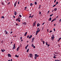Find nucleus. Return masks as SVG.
<instances>
[{
    "instance_id": "obj_1",
    "label": "nucleus",
    "mask_w": 61,
    "mask_h": 61,
    "mask_svg": "<svg viewBox=\"0 0 61 61\" xmlns=\"http://www.w3.org/2000/svg\"><path fill=\"white\" fill-rule=\"evenodd\" d=\"M31 14H30V16L29 17V18H33V16H34V15H33L32 16H31Z\"/></svg>"
},
{
    "instance_id": "obj_2",
    "label": "nucleus",
    "mask_w": 61,
    "mask_h": 61,
    "mask_svg": "<svg viewBox=\"0 0 61 61\" xmlns=\"http://www.w3.org/2000/svg\"><path fill=\"white\" fill-rule=\"evenodd\" d=\"M36 21L33 23V26H35V25H36Z\"/></svg>"
},
{
    "instance_id": "obj_3",
    "label": "nucleus",
    "mask_w": 61,
    "mask_h": 61,
    "mask_svg": "<svg viewBox=\"0 0 61 61\" xmlns=\"http://www.w3.org/2000/svg\"><path fill=\"white\" fill-rule=\"evenodd\" d=\"M29 56L31 58L32 57H33V55H32V54H29Z\"/></svg>"
},
{
    "instance_id": "obj_4",
    "label": "nucleus",
    "mask_w": 61,
    "mask_h": 61,
    "mask_svg": "<svg viewBox=\"0 0 61 61\" xmlns=\"http://www.w3.org/2000/svg\"><path fill=\"white\" fill-rule=\"evenodd\" d=\"M34 39H35V37H34L32 39V41H31L32 43H33V42H34Z\"/></svg>"
},
{
    "instance_id": "obj_5",
    "label": "nucleus",
    "mask_w": 61,
    "mask_h": 61,
    "mask_svg": "<svg viewBox=\"0 0 61 61\" xmlns=\"http://www.w3.org/2000/svg\"><path fill=\"white\" fill-rule=\"evenodd\" d=\"M8 57H11V55L10 54H8Z\"/></svg>"
},
{
    "instance_id": "obj_6",
    "label": "nucleus",
    "mask_w": 61,
    "mask_h": 61,
    "mask_svg": "<svg viewBox=\"0 0 61 61\" xmlns=\"http://www.w3.org/2000/svg\"><path fill=\"white\" fill-rule=\"evenodd\" d=\"M39 30H37L36 32V35H37V33H39Z\"/></svg>"
},
{
    "instance_id": "obj_7",
    "label": "nucleus",
    "mask_w": 61,
    "mask_h": 61,
    "mask_svg": "<svg viewBox=\"0 0 61 61\" xmlns=\"http://www.w3.org/2000/svg\"><path fill=\"white\" fill-rule=\"evenodd\" d=\"M14 14L15 15H16L17 14V12H16L15 11H14Z\"/></svg>"
},
{
    "instance_id": "obj_8",
    "label": "nucleus",
    "mask_w": 61,
    "mask_h": 61,
    "mask_svg": "<svg viewBox=\"0 0 61 61\" xmlns=\"http://www.w3.org/2000/svg\"><path fill=\"white\" fill-rule=\"evenodd\" d=\"M52 20V18L50 17L49 18V19L48 20V21H51Z\"/></svg>"
},
{
    "instance_id": "obj_9",
    "label": "nucleus",
    "mask_w": 61,
    "mask_h": 61,
    "mask_svg": "<svg viewBox=\"0 0 61 61\" xmlns=\"http://www.w3.org/2000/svg\"><path fill=\"white\" fill-rule=\"evenodd\" d=\"M54 38H55V37L54 36H52L51 37V39H54Z\"/></svg>"
},
{
    "instance_id": "obj_10",
    "label": "nucleus",
    "mask_w": 61,
    "mask_h": 61,
    "mask_svg": "<svg viewBox=\"0 0 61 61\" xmlns=\"http://www.w3.org/2000/svg\"><path fill=\"white\" fill-rule=\"evenodd\" d=\"M40 24H39V23H38L37 24V27H38L39 26H40Z\"/></svg>"
},
{
    "instance_id": "obj_11",
    "label": "nucleus",
    "mask_w": 61,
    "mask_h": 61,
    "mask_svg": "<svg viewBox=\"0 0 61 61\" xmlns=\"http://www.w3.org/2000/svg\"><path fill=\"white\" fill-rule=\"evenodd\" d=\"M27 32H26L25 34H24V36H26V35H27Z\"/></svg>"
},
{
    "instance_id": "obj_12",
    "label": "nucleus",
    "mask_w": 61,
    "mask_h": 61,
    "mask_svg": "<svg viewBox=\"0 0 61 61\" xmlns=\"http://www.w3.org/2000/svg\"><path fill=\"white\" fill-rule=\"evenodd\" d=\"M41 42H43V44H45V41H43L41 40Z\"/></svg>"
},
{
    "instance_id": "obj_13",
    "label": "nucleus",
    "mask_w": 61,
    "mask_h": 61,
    "mask_svg": "<svg viewBox=\"0 0 61 61\" xmlns=\"http://www.w3.org/2000/svg\"><path fill=\"white\" fill-rule=\"evenodd\" d=\"M17 56V55H16L15 56V57H19V55H18Z\"/></svg>"
},
{
    "instance_id": "obj_14",
    "label": "nucleus",
    "mask_w": 61,
    "mask_h": 61,
    "mask_svg": "<svg viewBox=\"0 0 61 61\" xmlns=\"http://www.w3.org/2000/svg\"><path fill=\"white\" fill-rule=\"evenodd\" d=\"M32 37V35H31L29 37V39H30V38H31V37Z\"/></svg>"
},
{
    "instance_id": "obj_15",
    "label": "nucleus",
    "mask_w": 61,
    "mask_h": 61,
    "mask_svg": "<svg viewBox=\"0 0 61 61\" xmlns=\"http://www.w3.org/2000/svg\"><path fill=\"white\" fill-rule=\"evenodd\" d=\"M37 56H35V59H36V58H37Z\"/></svg>"
},
{
    "instance_id": "obj_16",
    "label": "nucleus",
    "mask_w": 61,
    "mask_h": 61,
    "mask_svg": "<svg viewBox=\"0 0 61 61\" xmlns=\"http://www.w3.org/2000/svg\"><path fill=\"white\" fill-rule=\"evenodd\" d=\"M19 48H18L17 49V51H19Z\"/></svg>"
},
{
    "instance_id": "obj_17",
    "label": "nucleus",
    "mask_w": 61,
    "mask_h": 61,
    "mask_svg": "<svg viewBox=\"0 0 61 61\" xmlns=\"http://www.w3.org/2000/svg\"><path fill=\"white\" fill-rule=\"evenodd\" d=\"M5 34H6L7 35H8V32L7 31H6L5 32Z\"/></svg>"
},
{
    "instance_id": "obj_18",
    "label": "nucleus",
    "mask_w": 61,
    "mask_h": 61,
    "mask_svg": "<svg viewBox=\"0 0 61 61\" xmlns=\"http://www.w3.org/2000/svg\"><path fill=\"white\" fill-rule=\"evenodd\" d=\"M57 10V8H55V9H54V11H56Z\"/></svg>"
},
{
    "instance_id": "obj_19",
    "label": "nucleus",
    "mask_w": 61,
    "mask_h": 61,
    "mask_svg": "<svg viewBox=\"0 0 61 61\" xmlns=\"http://www.w3.org/2000/svg\"><path fill=\"white\" fill-rule=\"evenodd\" d=\"M37 2H35V5H37Z\"/></svg>"
},
{
    "instance_id": "obj_20",
    "label": "nucleus",
    "mask_w": 61,
    "mask_h": 61,
    "mask_svg": "<svg viewBox=\"0 0 61 61\" xmlns=\"http://www.w3.org/2000/svg\"><path fill=\"white\" fill-rule=\"evenodd\" d=\"M29 51V49H28L27 50V51H26V52H27V53H28V52Z\"/></svg>"
},
{
    "instance_id": "obj_21",
    "label": "nucleus",
    "mask_w": 61,
    "mask_h": 61,
    "mask_svg": "<svg viewBox=\"0 0 61 61\" xmlns=\"http://www.w3.org/2000/svg\"><path fill=\"white\" fill-rule=\"evenodd\" d=\"M16 5V3H15L14 4V7H15Z\"/></svg>"
},
{
    "instance_id": "obj_22",
    "label": "nucleus",
    "mask_w": 61,
    "mask_h": 61,
    "mask_svg": "<svg viewBox=\"0 0 61 61\" xmlns=\"http://www.w3.org/2000/svg\"><path fill=\"white\" fill-rule=\"evenodd\" d=\"M33 5V4L32 3H31L30 4V6H32Z\"/></svg>"
},
{
    "instance_id": "obj_23",
    "label": "nucleus",
    "mask_w": 61,
    "mask_h": 61,
    "mask_svg": "<svg viewBox=\"0 0 61 61\" xmlns=\"http://www.w3.org/2000/svg\"><path fill=\"white\" fill-rule=\"evenodd\" d=\"M1 4L2 5H4V2H2L1 3Z\"/></svg>"
},
{
    "instance_id": "obj_24",
    "label": "nucleus",
    "mask_w": 61,
    "mask_h": 61,
    "mask_svg": "<svg viewBox=\"0 0 61 61\" xmlns=\"http://www.w3.org/2000/svg\"><path fill=\"white\" fill-rule=\"evenodd\" d=\"M13 47H15V44L13 45Z\"/></svg>"
},
{
    "instance_id": "obj_25",
    "label": "nucleus",
    "mask_w": 61,
    "mask_h": 61,
    "mask_svg": "<svg viewBox=\"0 0 61 61\" xmlns=\"http://www.w3.org/2000/svg\"><path fill=\"white\" fill-rule=\"evenodd\" d=\"M53 15V14H52L50 15V17H51V16H52V15Z\"/></svg>"
},
{
    "instance_id": "obj_26",
    "label": "nucleus",
    "mask_w": 61,
    "mask_h": 61,
    "mask_svg": "<svg viewBox=\"0 0 61 61\" xmlns=\"http://www.w3.org/2000/svg\"><path fill=\"white\" fill-rule=\"evenodd\" d=\"M53 58H56V56H53Z\"/></svg>"
},
{
    "instance_id": "obj_27",
    "label": "nucleus",
    "mask_w": 61,
    "mask_h": 61,
    "mask_svg": "<svg viewBox=\"0 0 61 61\" xmlns=\"http://www.w3.org/2000/svg\"><path fill=\"white\" fill-rule=\"evenodd\" d=\"M15 47H13V49H15Z\"/></svg>"
},
{
    "instance_id": "obj_28",
    "label": "nucleus",
    "mask_w": 61,
    "mask_h": 61,
    "mask_svg": "<svg viewBox=\"0 0 61 61\" xmlns=\"http://www.w3.org/2000/svg\"><path fill=\"white\" fill-rule=\"evenodd\" d=\"M39 15H41V12H40V11L39 12Z\"/></svg>"
},
{
    "instance_id": "obj_29",
    "label": "nucleus",
    "mask_w": 61,
    "mask_h": 61,
    "mask_svg": "<svg viewBox=\"0 0 61 61\" xmlns=\"http://www.w3.org/2000/svg\"><path fill=\"white\" fill-rule=\"evenodd\" d=\"M1 18H5V17L3 16H2L1 17Z\"/></svg>"
},
{
    "instance_id": "obj_30",
    "label": "nucleus",
    "mask_w": 61,
    "mask_h": 61,
    "mask_svg": "<svg viewBox=\"0 0 61 61\" xmlns=\"http://www.w3.org/2000/svg\"><path fill=\"white\" fill-rule=\"evenodd\" d=\"M31 46L32 47H33V46H34V45L33 44H32Z\"/></svg>"
},
{
    "instance_id": "obj_31",
    "label": "nucleus",
    "mask_w": 61,
    "mask_h": 61,
    "mask_svg": "<svg viewBox=\"0 0 61 61\" xmlns=\"http://www.w3.org/2000/svg\"><path fill=\"white\" fill-rule=\"evenodd\" d=\"M59 3L58 2H57L56 3V5H57V4H58Z\"/></svg>"
},
{
    "instance_id": "obj_32",
    "label": "nucleus",
    "mask_w": 61,
    "mask_h": 61,
    "mask_svg": "<svg viewBox=\"0 0 61 61\" xmlns=\"http://www.w3.org/2000/svg\"><path fill=\"white\" fill-rule=\"evenodd\" d=\"M56 5H54L53 6V7H55V6H56Z\"/></svg>"
},
{
    "instance_id": "obj_33",
    "label": "nucleus",
    "mask_w": 61,
    "mask_h": 61,
    "mask_svg": "<svg viewBox=\"0 0 61 61\" xmlns=\"http://www.w3.org/2000/svg\"><path fill=\"white\" fill-rule=\"evenodd\" d=\"M19 16H20V17H22V16L21 15H19Z\"/></svg>"
},
{
    "instance_id": "obj_34",
    "label": "nucleus",
    "mask_w": 61,
    "mask_h": 61,
    "mask_svg": "<svg viewBox=\"0 0 61 61\" xmlns=\"http://www.w3.org/2000/svg\"><path fill=\"white\" fill-rule=\"evenodd\" d=\"M27 47L26 46L25 47V49H27Z\"/></svg>"
},
{
    "instance_id": "obj_35",
    "label": "nucleus",
    "mask_w": 61,
    "mask_h": 61,
    "mask_svg": "<svg viewBox=\"0 0 61 61\" xmlns=\"http://www.w3.org/2000/svg\"><path fill=\"white\" fill-rule=\"evenodd\" d=\"M24 24H25L24 25H26V22H24Z\"/></svg>"
},
{
    "instance_id": "obj_36",
    "label": "nucleus",
    "mask_w": 61,
    "mask_h": 61,
    "mask_svg": "<svg viewBox=\"0 0 61 61\" xmlns=\"http://www.w3.org/2000/svg\"><path fill=\"white\" fill-rule=\"evenodd\" d=\"M53 21H54V20H51V22H53Z\"/></svg>"
},
{
    "instance_id": "obj_37",
    "label": "nucleus",
    "mask_w": 61,
    "mask_h": 61,
    "mask_svg": "<svg viewBox=\"0 0 61 61\" xmlns=\"http://www.w3.org/2000/svg\"><path fill=\"white\" fill-rule=\"evenodd\" d=\"M1 51L2 52H4V51L3 50V49H1Z\"/></svg>"
},
{
    "instance_id": "obj_38",
    "label": "nucleus",
    "mask_w": 61,
    "mask_h": 61,
    "mask_svg": "<svg viewBox=\"0 0 61 61\" xmlns=\"http://www.w3.org/2000/svg\"><path fill=\"white\" fill-rule=\"evenodd\" d=\"M34 56H37V54H35L34 55Z\"/></svg>"
},
{
    "instance_id": "obj_39",
    "label": "nucleus",
    "mask_w": 61,
    "mask_h": 61,
    "mask_svg": "<svg viewBox=\"0 0 61 61\" xmlns=\"http://www.w3.org/2000/svg\"><path fill=\"white\" fill-rule=\"evenodd\" d=\"M56 19L54 18V19H53V20H54V21H55V20H56Z\"/></svg>"
},
{
    "instance_id": "obj_40",
    "label": "nucleus",
    "mask_w": 61,
    "mask_h": 61,
    "mask_svg": "<svg viewBox=\"0 0 61 61\" xmlns=\"http://www.w3.org/2000/svg\"><path fill=\"white\" fill-rule=\"evenodd\" d=\"M61 19H60L59 20V22H61Z\"/></svg>"
},
{
    "instance_id": "obj_41",
    "label": "nucleus",
    "mask_w": 61,
    "mask_h": 61,
    "mask_svg": "<svg viewBox=\"0 0 61 61\" xmlns=\"http://www.w3.org/2000/svg\"><path fill=\"white\" fill-rule=\"evenodd\" d=\"M29 35H28V36H27V38H28V37H29Z\"/></svg>"
},
{
    "instance_id": "obj_42",
    "label": "nucleus",
    "mask_w": 61,
    "mask_h": 61,
    "mask_svg": "<svg viewBox=\"0 0 61 61\" xmlns=\"http://www.w3.org/2000/svg\"><path fill=\"white\" fill-rule=\"evenodd\" d=\"M48 45V44H47V42H46V46H47Z\"/></svg>"
},
{
    "instance_id": "obj_43",
    "label": "nucleus",
    "mask_w": 61,
    "mask_h": 61,
    "mask_svg": "<svg viewBox=\"0 0 61 61\" xmlns=\"http://www.w3.org/2000/svg\"><path fill=\"white\" fill-rule=\"evenodd\" d=\"M53 30H54V31H56V30H55V28H54L53 29Z\"/></svg>"
},
{
    "instance_id": "obj_44",
    "label": "nucleus",
    "mask_w": 61,
    "mask_h": 61,
    "mask_svg": "<svg viewBox=\"0 0 61 61\" xmlns=\"http://www.w3.org/2000/svg\"><path fill=\"white\" fill-rule=\"evenodd\" d=\"M18 21L19 22H20V20H18Z\"/></svg>"
},
{
    "instance_id": "obj_45",
    "label": "nucleus",
    "mask_w": 61,
    "mask_h": 61,
    "mask_svg": "<svg viewBox=\"0 0 61 61\" xmlns=\"http://www.w3.org/2000/svg\"><path fill=\"white\" fill-rule=\"evenodd\" d=\"M10 4V2H9L8 3V5H9V4Z\"/></svg>"
},
{
    "instance_id": "obj_46",
    "label": "nucleus",
    "mask_w": 61,
    "mask_h": 61,
    "mask_svg": "<svg viewBox=\"0 0 61 61\" xmlns=\"http://www.w3.org/2000/svg\"><path fill=\"white\" fill-rule=\"evenodd\" d=\"M15 3V4H16L17 3V1H16V2Z\"/></svg>"
},
{
    "instance_id": "obj_47",
    "label": "nucleus",
    "mask_w": 61,
    "mask_h": 61,
    "mask_svg": "<svg viewBox=\"0 0 61 61\" xmlns=\"http://www.w3.org/2000/svg\"><path fill=\"white\" fill-rule=\"evenodd\" d=\"M13 33V32L12 31H11L10 33V34H12V33Z\"/></svg>"
},
{
    "instance_id": "obj_48",
    "label": "nucleus",
    "mask_w": 61,
    "mask_h": 61,
    "mask_svg": "<svg viewBox=\"0 0 61 61\" xmlns=\"http://www.w3.org/2000/svg\"><path fill=\"white\" fill-rule=\"evenodd\" d=\"M47 46H50V44H48Z\"/></svg>"
},
{
    "instance_id": "obj_49",
    "label": "nucleus",
    "mask_w": 61,
    "mask_h": 61,
    "mask_svg": "<svg viewBox=\"0 0 61 61\" xmlns=\"http://www.w3.org/2000/svg\"><path fill=\"white\" fill-rule=\"evenodd\" d=\"M55 61H58L59 60H55Z\"/></svg>"
},
{
    "instance_id": "obj_50",
    "label": "nucleus",
    "mask_w": 61,
    "mask_h": 61,
    "mask_svg": "<svg viewBox=\"0 0 61 61\" xmlns=\"http://www.w3.org/2000/svg\"><path fill=\"white\" fill-rule=\"evenodd\" d=\"M52 32V31L51 30V31H50V32H50V33H51V32Z\"/></svg>"
},
{
    "instance_id": "obj_51",
    "label": "nucleus",
    "mask_w": 61,
    "mask_h": 61,
    "mask_svg": "<svg viewBox=\"0 0 61 61\" xmlns=\"http://www.w3.org/2000/svg\"><path fill=\"white\" fill-rule=\"evenodd\" d=\"M17 19L18 20H19V19H20V18H18Z\"/></svg>"
},
{
    "instance_id": "obj_52",
    "label": "nucleus",
    "mask_w": 61,
    "mask_h": 61,
    "mask_svg": "<svg viewBox=\"0 0 61 61\" xmlns=\"http://www.w3.org/2000/svg\"><path fill=\"white\" fill-rule=\"evenodd\" d=\"M33 46V48H35V46Z\"/></svg>"
},
{
    "instance_id": "obj_53",
    "label": "nucleus",
    "mask_w": 61,
    "mask_h": 61,
    "mask_svg": "<svg viewBox=\"0 0 61 61\" xmlns=\"http://www.w3.org/2000/svg\"><path fill=\"white\" fill-rule=\"evenodd\" d=\"M49 12H50L49 10L47 12V14H48V13H49Z\"/></svg>"
},
{
    "instance_id": "obj_54",
    "label": "nucleus",
    "mask_w": 61,
    "mask_h": 61,
    "mask_svg": "<svg viewBox=\"0 0 61 61\" xmlns=\"http://www.w3.org/2000/svg\"><path fill=\"white\" fill-rule=\"evenodd\" d=\"M28 46H29V45L28 44L27 45V46H27V47H28Z\"/></svg>"
},
{
    "instance_id": "obj_55",
    "label": "nucleus",
    "mask_w": 61,
    "mask_h": 61,
    "mask_svg": "<svg viewBox=\"0 0 61 61\" xmlns=\"http://www.w3.org/2000/svg\"><path fill=\"white\" fill-rule=\"evenodd\" d=\"M54 53L55 54H57V53H56V52H55Z\"/></svg>"
},
{
    "instance_id": "obj_56",
    "label": "nucleus",
    "mask_w": 61,
    "mask_h": 61,
    "mask_svg": "<svg viewBox=\"0 0 61 61\" xmlns=\"http://www.w3.org/2000/svg\"><path fill=\"white\" fill-rule=\"evenodd\" d=\"M60 41V40L59 39H58V42H59V41Z\"/></svg>"
},
{
    "instance_id": "obj_57",
    "label": "nucleus",
    "mask_w": 61,
    "mask_h": 61,
    "mask_svg": "<svg viewBox=\"0 0 61 61\" xmlns=\"http://www.w3.org/2000/svg\"><path fill=\"white\" fill-rule=\"evenodd\" d=\"M49 30L48 29H47V31L48 32H49V31H48Z\"/></svg>"
},
{
    "instance_id": "obj_58",
    "label": "nucleus",
    "mask_w": 61,
    "mask_h": 61,
    "mask_svg": "<svg viewBox=\"0 0 61 61\" xmlns=\"http://www.w3.org/2000/svg\"><path fill=\"white\" fill-rule=\"evenodd\" d=\"M56 0H55L54 1V3H55L56 2Z\"/></svg>"
},
{
    "instance_id": "obj_59",
    "label": "nucleus",
    "mask_w": 61,
    "mask_h": 61,
    "mask_svg": "<svg viewBox=\"0 0 61 61\" xmlns=\"http://www.w3.org/2000/svg\"><path fill=\"white\" fill-rule=\"evenodd\" d=\"M16 25H18V24H17V23H16Z\"/></svg>"
},
{
    "instance_id": "obj_60",
    "label": "nucleus",
    "mask_w": 61,
    "mask_h": 61,
    "mask_svg": "<svg viewBox=\"0 0 61 61\" xmlns=\"http://www.w3.org/2000/svg\"><path fill=\"white\" fill-rule=\"evenodd\" d=\"M45 24V22H44L43 24H42V25H44V24Z\"/></svg>"
},
{
    "instance_id": "obj_61",
    "label": "nucleus",
    "mask_w": 61,
    "mask_h": 61,
    "mask_svg": "<svg viewBox=\"0 0 61 61\" xmlns=\"http://www.w3.org/2000/svg\"><path fill=\"white\" fill-rule=\"evenodd\" d=\"M20 39H22V37H21L20 38Z\"/></svg>"
},
{
    "instance_id": "obj_62",
    "label": "nucleus",
    "mask_w": 61,
    "mask_h": 61,
    "mask_svg": "<svg viewBox=\"0 0 61 61\" xmlns=\"http://www.w3.org/2000/svg\"><path fill=\"white\" fill-rule=\"evenodd\" d=\"M59 39V40H60V39H61V38H60Z\"/></svg>"
},
{
    "instance_id": "obj_63",
    "label": "nucleus",
    "mask_w": 61,
    "mask_h": 61,
    "mask_svg": "<svg viewBox=\"0 0 61 61\" xmlns=\"http://www.w3.org/2000/svg\"><path fill=\"white\" fill-rule=\"evenodd\" d=\"M26 8H27V7H25V9H26Z\"/></svg>"
},
{
    "instance_id": "obj_64",
    "label": "nucleus",
    "mask_w": 61,
    "mask_h": 61,
    "mask_svg": "<svg viewBox=\"0 0 61 61\" xmlns=\"http://www.w3.org/2000/svg\"><path fill=\"white\" fill-rule=\"evenodd\" d=\"M18 4H19V2H18Z\"/></svg>"
}]
</instances>
